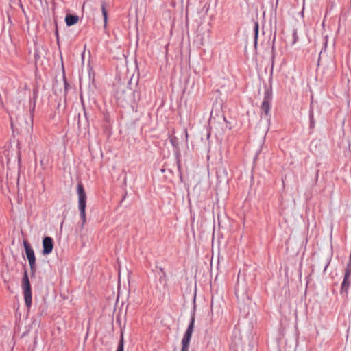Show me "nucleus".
Returning a JSON list of instances; mask_svg holds the SVG:
<instances>
[{"label":"nucleus","mask_w":351,"mask_h":351,"mask_svg":"<svg viewBox=\"0 0 351 351\" xmlns=\"http://www.w3.org/2000/svg\"><path fill=\"white\" fill-rule=\"evenodd\" d=\"M195 326V315H193L191 317V319L189 325L183 336L182 339V350L181 351H189V344L191 341V339L192 337V334L193 332Z\"/></svg>","instance_id":"f03ea898"},{"label":"nucleus","mask_w":351,"mask_h":351,"mask_svg":"<svg viewBox=\"0 0 351 351\" xmlns=\"http://www.w3.org/2000/svg\"><path fill=\"white\" fill-rule=\"evenodd\" d=\"M79 21V17L76 15L66 14L65 17V23L67 26H71L76 24Z\"/></svg>","instance_id":"0eeeda50"},{"label":"nucleus","mask_w":351,"mask_h":351,"mask_svg":"<svg viewBox=\"0 0 351 351\" xmlns=\"http://www.w3.org/2000/svg\"><path fill=\"white\" fill-rule=\"evenodd\" d=\"M124 340L123 333L121 335V338L118 344V347L116 351H123Z\"/></svg>","instance_id":"1a4fd4ad"},{"label":"nucleus","mask_w":351,"mask_h":351,"mask_svg":"<svg viewBox=\"0 0 351 351\" xmlns=\"http://www.w3.org/2000/svg\"><path fill=\"white\" fill-rule=\"evenodd\" d=\"M272 99L271 93L269 91H265L264 99L261 105V110L267 115L270 109V104Z\"/></svg>","instance_id":"423d86ee"},{"label":"nucleus","mask_w":351,"mask_h":351,"mask_svg":"<svg viewBox=\"0 0 351 351\" xmlns=\"http://www.w3.org/2000/svg\"><path fill=\"white\" fill-rule=\"evenodd\" d=\"M23 245L27 258L29 261L31 271L34 273L36 271V258L34 250L32 248L30 244L27 241H23Z\"/></svg>","instance_id":"20e7f679"},{"label":"nucleus","mask_w":351,"mask_h":351,"mask_svg":"<svg viewBox=\"0 0 351 351\" xmlns=\"http://www.w3.org/2000/svg\"><path fill=\"white\" fill-rule=\"evenodd\" d=\"M258 34V24L257 22L254 23V38H255V44H256L257 38Z\"/></svg>","instance_id":"9d476101"},{"label":"nucleus","mask_w":351,"mask_h":351,"mask_svg":"<svg viewBox=\"0 0 351 351\" xmlns=\"http://www.w3.org/2000/svg\"><path fill=\"white\" fill-rule=\"evenodd\" d=\"M54 246L53 240L50 237H45L43 239V254L48 255L53 251Z\"/></svg>","instance_id":"39448f33"},{"label":"nucleus","mask_w":351,"mask_h":351,"mask_svg":"<svg viewBox=\"0 0 351 351\" xmlns=\"http://www.w3.org/2000/svg\"><path fill=\"white\" fill-rule=\"evenodd\" d=\"M185 134H186V138H187V137H188L187 130H185Z\"/></svg>","instance_id":"ddd939ff"},{"label":"nucleus","mask_w":351,"mask_h":351,"mask_svg":"<svg viewBox=\"0 0 351 351\" xmlns=\"http://www.w3.org/2000/svg\"><path fill=\"white\" fill-rule=\"evenodd\" d=\"M171 143L174 145L175 144V141L173 138L171 139Z\"/></svg>","instance_id":"f8f14e48"},{"label":"nucleus","mask_w":351,"mask_h":351,"mask_svg":"<svg viewBox=\"0 0 351 351\" xmlns=\"http://www.w3.org/2000/svg\"><path fill=\"white\" fill-rule=\"evenodd\" d=\"M77 193L78 196V208L80 210V215L82 219V228L84 226L86 223V194L85 193L83 184L80 182L77 184Z\"/></svg>","instance_id":"f257e3e1"},{"label":"nucleus","mask_w":351,"mask_h":351,"mask_svg":"<svg viewBox=\"0 0 351 351\" xmlns=\"http://www.w3.org/2000/svg\"><path fill=\"white\" fill-rule=\"evenodd\" d=\"M101 12L102 15L104 17V27L106 28L108 24V13L106 9V3H103L101 4Z\"/></svg>","instance_id":"6e6552de"},{"label":"nucleus","mask_w":351,"mask_h":351,"mask_svg":"<svg viewBox=\"0 0 351 351\" xmlns=\"http://www.w3.org/2000/svg\"><path fill=\"white\" fill-rule=\"evenodd\" d=\"M22 287L23 289L24 300L25 304L28 308H29L32 304V290L30 282L28 278L27 272L26 271L24 272V276L22 282Z\"/></svg>","instance_id":"7ed1b4c3"},{"label":"nucleus","mask_w":351,"mask_h":351,"mask_svg":"<svg viewBox=\"0 0 351 351\" xmlns=\"http://www.w3.org/2000/svg\"><path fill=\"white\" fill-rule=\"evenodd\" d=\"M304 3H305V0H303V9H302V14H303V12H304Z\"/></svg>","instance_id":"9b49d317"}]
</instances>
